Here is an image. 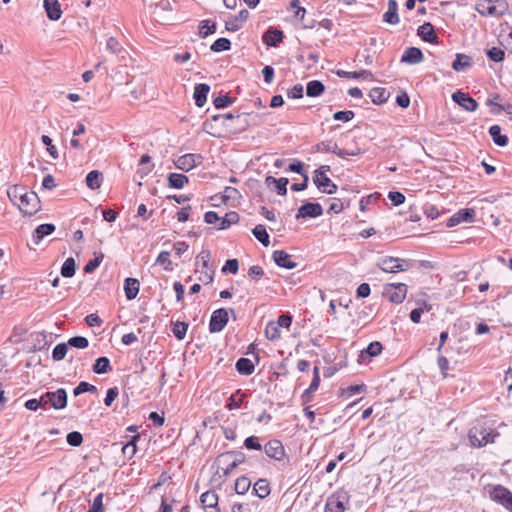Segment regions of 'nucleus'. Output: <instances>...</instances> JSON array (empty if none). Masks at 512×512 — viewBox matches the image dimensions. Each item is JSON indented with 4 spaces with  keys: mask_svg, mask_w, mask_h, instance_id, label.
Here are the masks:
<instances>
[{
    "mask_svg": "<svg viewBox=\"0 0 512 512\" xmlns=\"http://www.w3.org/2000/svg\"><path fill=\"white\" fill-rule=\"evenodd\" d=\"M329 170V166H321L320 168L315 170L313 182L315 183L317 188L323 193L334 194L337 191V186L330 180V178L326 176V172Z\"/></svg>",
    "mask_w": 512,
    "mask_h": 512,
    "instance_id": "4",
    "label": "nucleus"
},
{
    "mask_svg": "<svg viewBox=\"0 0 512 512\" xmlns=\"http://www.w3.org/2000/svg\"><path fill=\"white\" fill-rule=\"evenodd\" d=\"M42 143L47 146V151L49 155L53 159H57L59 157L56 146L52 144V139L47 135H42L41 137Z\"/></svg>",
    "mask_w": 512,
    "mask_h": 512,
    "instance_id": "56",
    "label": "nucleus"
},
{
    "mask_svg": "<svg viewBox=\"0 0 512 512\" xmlns=\"http://www.w3.org/2000/svg\"><path fill=\"white\" fill-rule=\"evenodd\" d=\"M238 269H239L238 260L237 259H229L226 261L225 265L222 267V272L236 274Z\"/></svg>",
    "mask_w": 512,
    "mask_h": 512,
    "instance_id": "61",
    "label": "nucleus"
},
{
    "mask_svg": "<svg viewBox=\"0 0 512 512\" xmlns=\"http://www.w3.org/2000/svg\"><path fill=\"white\" fill-rule=\"evenodd\" d=\"M228 322V311L224 308L215 310L210 318L209 331L211 333L221 332Z\"/></svg>",
    "mask_w": 512,
    "mask_h": 512,
    "instance_id": "9",
    "label": "nucleus"
},
{
    "mask_svg": "<svg viewBox=\"0 0 512 512\" xmlns=\"http://www.w3.org/2000/svg\"><path fill=\"white\" fill-rule=\"evenodd\" d=\"M7 194L24 215L32 216L40 209L38 195L33 191H27L23 186L14 185L8 189Z\"/></svg>",
    "mask_w": 512,
    "mask_h": 512,
    "instance_id": "1",
    "label": "nucleus"
},
{
    "mask_svg": "<svg viewBox=\"0 0 512 512\" xmlns=\"http://www.w3.org/2000/svg\"><path fill=\"white\" fill-rule=\"evenodd\" d=\"M251 486V481L245 477H239L235 482V491L237 494H245Z\"/></svg>",
    "mask_w": 512,
    "mask_h": 512,
    "instance_id": "49",
    "label": "nucleus"
},
{
    "mask_svg": "<svg viewBox=\"0 0 512 512\" xmlns=\"http://www.w3.org/2000/svg\"><path fill=\"white\" fill-rule=\"evenodd\" d=\"M244 446L249 450H258L262 449V445L259 443V439L256 436H249L244 441Z\"/></svg>",
    "mask_w": 512,
    "mask_h": 512,
    "instance_id": "63",
    "label": "nucleus"
},
{
    "mask_svg": "<svg viewBox=\"0 0 512 512\" xmlns=\"http://www.w3.org/2000/svg\"><path fill=\"white\" fill-rule=\"evenodd\" d=\"M253 490L259 498L264 499L270 494L268 481L266 479H258L253 486Z\"/></svg>",
    "mask_w": 512,
    "mask_h": 512,
    "instance_id": "37",
    "label": "nucleus"
},
{
    "mask_svg": "<svg viewBox=\"0 0 512 512\" xmlns=\"http://www.w3.org/2000/svg\"><path fill=\"white\" fill-rule=\"evenodd\" d=\"M383 346L380 342L375 341L368 345V347L362 351V354L366 353L370 357H375L379 355L382 352Z\"/></svg>",
    "mask_w": 512,
    "mask_h": 512,
    "instance_id": "57",
    "label": "nucleus"
},
{
    "mask_svg": "<svg viewBox=\"0 0 512 512\" xmlns=\"http://www.w3.org/2000/svg\"><path fill=\"white\" fill-rule=\"evenodd\" d=\"M156 263L162 265L166 271H172L173 266L170 260V253L168 251H162L159 253Z\"/></svg>",
    "mask_w": 512,
    "mask_h": 512,
    "instance_id": "47",
    "label": "nucleus"
},
{
    "mask_svg": "<svg viewBox=\"0 0 512 512\" xmlns=\"http://www.w3.org/2000/svg\"><path fill=\"white\" fill-rule=\"evenodd\" d=\"M46 398H48L49 406L55 410H61L67 406L68 396L64 388H58L54 392H46Z\"/></svg>",
    "mask_w": 512,
    "mask_h": 512,
    "instance_id": "11",
    "label": "nucleus"
},
{
    "mask_svg": "<svg viewBox=\"0 0 512 512\" xmlns=\"http://www.w3.org/2000/svg\"><path fill=\"white\" fill-rule=\"evenodd\" d=\"M66 440H67L69 445H71L73 447H78V446H80L82 444L83 437H82V434L80 432L73 431V432L68 433V435L66 437Z\"/></svg>",
    "mask_w": 512,
    "mask_h": 512,
    "instance_id": "59",
    "label": "nucleus"
},
{
    "mask_svg": "<svg viewBox=\"0 0 512 512\" xmlns=\"http://www.w3.org/2000/svg\"><path fill=\"white\" fill-rule=\"evenodd\" d=\"M103 257V254H100L95 258L89 260L88 263L84 266V272L87 274L92 273L96 268L99 267V265L103 261Z\"/></svg>",
    "mask_w": 512,
    "mask_h": 512,
    "instance_id": "58",
    "label": "nucleus"
},
{
    "mask_svg": "<svg viewBox=\"0 0 512 512\" xmlns=\"http://www.w3.org/2000/svg\"><path fill=\"white\" fill-rule=\"evenodd\" d=\"M244 394H240V390H238L235 394H232L226 404V407L229 410L238 409L241 406L243 401Z\"/></svg>",
    "mask_w": 512,
    "mask_h": 512,
    "instance_id": "48",
    "label": "nucleus"
},
{
    "mask_svg": "<svg viewBox=\"0 0 512 512\" xmlns=\"http://www.w3.org/2000/svg\"><path fill=\"white\" fill-rule=\"evenodd\" d=\"M417 34L425 42L438 44L439 37L437 36L434 27L430 22H426L419 26Z\"/></svg>",
    "mask_w": 512,
    "mask_h": 512,
    "instance_id": "17",
    "label": "nucleus"
},
{
    "mask_svg": "<svg viewBox=\"0 0 512 512\" xmlns=\"http://www.w3.org/2000/svg\"><path fill=\"white\" fill-rule=\"evenodd\" d=\"M248 17V11L247 10H241L237 16L234 17V19L229 20L226 22V29L228 31H238L241 28V23L246 21Z\"/></svg>",
    "mask_w": 512,
    "mask_h": 512,
    "instance_id": "29",
    "label": "nucleus"
},
{
    "mask_svg": "<svg viewBox=\"0 0 512 512\" xmlns=\"http://www.w3.org/2000/svg\"><path fill=\"white\" fill-rule=\"evenodd\" d=\"M477 10L484 16H501L504 10H498V7L491 0H482L477 4Z\"/></svg>",
    "mask_w": 512,
    "mask_h": 512,
    "instance_id": "19",
    "label": "nucleus"
},
{
    "mask_svg": "<svg viewBox=\"0 0 512 512\" xmlns=\"http://www.w3.org/2000/svg\"><path fill=\"white\" fill-rule=\"evenodd\" d=\"M487 56L494 62H501L504 60L505 53L501 48L492 47L487 50Z\"/></svg>",
    "mask_w": 512,
    "mask_h": 512,
    "instance_id": "54",
    "label": "nucleus"
},
{
    "mask_svg": "<svg viewBox=\"0 0 512 512\" xmlns=\"http://www.w3.org/2000/svg\"><path fill=\"white\" fill-rule=\"evenodd\" d=\"M235 367L236 370L242 375H251L255 370L253 362L250 359L244 357L237 360Z\"/></svg>",
    "mask_w": 512,
    "mask_h": 512,
    "instance_id": "30",
    "label": "nucleus"
},
{
    "mask_svg": "<svg viewBox=\"0 0 512 512\" xmlns=\"http://www.w3.org/2000/svg\"><path fill=\"white\" fill-rule=\"evenodd\" d=\"M231 47V42L228 38H218L210 47L213 52L228 51Z\"/></svg>",
    "mask_w": 512,
    "mask_h": 512,
    "instance_id": "44",
    "label": "nucleus"
},
{
    "mask_svg": "<svg viewBox=\"0 0 512 512\" xmlns=\"http://www.w3.org/2000/svg\"><path fill=\"white\" fill-rule=\"evenodd\" d=\"M76 263L72 257L67 258L62 267H61V275L65 278H70L75 274Z\"/></svg>",
    "mask_w": 512,
    "mask_h": 512,
    "instance_id": "41",
    "label": "nucleus"
},
{
    "mask_svg": "<svg viewBox=\"0 0 512 512\" xmlns=\"http://www.w3.org/2000/svg\"><path fill=\"white\" fill-rule=\"evenodd\" d=\"M239 221V214L235 211H231L225 214L223 218H220V223L218 224L219 230H225L229 228L232 224H236Z\"/></svg>",
    "mask_w": 512,
    "mask_h": 512,
    "instance_id": "36",
    "label": "nucleus"
},
{
    "mask_svg": "<svg viewBox=\"0 0 512 512\" xmlns=\"http://www.w3.org/2000/svg\"><path fill=\"white\" fill-rule=\"evenodd\" d=\"M44 8L50 20L56 21L61 18L62 10L58 0H44Z\"/></svg>",
    "mask_w": 512,
    "mask_h": 512,
    "instance_id": "22",
    "label": "nucleus"
},
{
    "mask_svg": "<svg viewBox=\"0 0 512 512\" xmlns=\"http://www.w3.org/2000/svg\"><path fill=\"white\" fill-rule=\"evenodd\" d=\"M266 337L269 340H277L280 338V330L275 322H269L265 328Z\"/></svg>",
    "mask_w": 512,
    "mask_h": 512,
    "instance_id": "52",
    "label": "nucleus"
},
{
    "mask_svg": "<svg viewBox=\"0 0 512 512\" xmlns=\"http://www.w3.org/2000/svg\"><path fill=\"white\" fill-rule=\"evenodd\" d=\"M407 294V285L404 283L387 284L384 288L383 295L392 303H402Z\"/></svg>",
    "mask_w": 512,
    "mask_h": 512,
    "instance_id": "8",
    "label": "nucleus"
},
{
    "mask_svg": "<svg viewBox=\"0 0 512 512\" xmlns=\"http://www.w3.org/2000/svg\"><path fill=\"white\" fill-rule=\"evenodd\" d=\"M233 98L228 95L218 96L214 99L213 103L217 109H222L231 106L234 103Z\"/></svg>",
    "mask_w": 512,
    "mask_h": 512,
    "instance_id": "55",
    "label": "nucleus"
},
{
    "mask_svg": "<svg viewBox=\"0 0 512 512\" xmlns=\"http://www.w3.org/2000/svg\"><path fill=\"white\" fill-rule=\"evenodd\" d=\"M490 498L512 512V492L502 485L495 486L490 492Z\"/></svg>",
    "mask_w": 512,
    "mask_h": 512,
    "instance_id": "6",
    "label": "nucleus"
},
{
    "mask_svg": "<svg viewBox=\"0 0 512 512\" xmlns=\"http://www.w3.org/2000/svg\"><path fill=\"white\" fill-rule=\"evenodd\" d=\"M253 235L256 237V239L263 244V246L267 247L270 244L269 240V234L266 231V228L264 225H256L252 230Z\"/></svg>",
    "mask_w": 512,
    "mask_h": 512,
    "instance_id": "39",
    "label": "nucleus"
},
{
    "mask_svg": "<svg viewBox=\"0 0 512 512\" xmlns=\"http://www.w3.org/2000/svg\"><path fill=\"white\" fill-rule=\"evenodd\" d=\"M139 438V436H134L131 441H129L127 444H125L122 448V452L124 455H128L129 458L133 457L136 453L137 446H136V440Z\"/></svg>",
    "mask_w": 512,
    "mask_h": 512,
    "instance_id": "60",
    "label": "nucleus"
},
{
    "mask_svg": "<svg viewBox=\"0 0 512 512\" xmlns=\"http://www.w3.org/2000/svg\"><path fill=\"white\" fill-rule=\"evenodd\" d=\"M319 384H320V372H319V368L317 366H315L313 369V379H312L309 387L304 391L303 396H305L309 393L315 392L318 389Z\"/></svg>",
    "mask_w": 512,
    "mask_h": 512,
    "instance_id": "51",
    "label": "nucleus"
},
{
    "mask_svg": "<svg viewBox=\"0 0 512 512\" xmlns=\"http://www.w3.org/2000/svg\"><path fill=\"white\" fill-rule=\"evenodd\" d=\"M378 267L387 273H395L399 271H406L410 264L405 259L386 256L378 263Z\"/></svg>",
    "mask_w": 512,
    "mask_h": 512,
    "instance_id": "5",
    "label": "nucleus"
},
{
    "mask_svg": "<svg viewBox=\"0 0 512 512\" xmlns=\"http://www.w3.org/2000/svg\"><path fill=\"white\" fill-rule=\"evenodd\" d=\"M55 225L53 224H50V223H46V224H41L39 225L35 231H34V234H33V241L35 244H39L40 241L45 237V236H48L50 234H52L54 231H55Z\"/></svg>",
    "mask_w": 512,
    "mask_h": 512,
    "instance_id": "26",
    "label": "nucleus"
},
{
    "mask_svg": "<svg viewBox=\"0 0 512 512\" xmlns=\"http://www.w3.org/2000/svg\"><path fill=\"white\" fill-rule=\"evenodd\" d=\"M472 65L471 57L465 54H456V59L452 63L455 71H463Z\"/></svg>",
    "mask_w": 512,
    "mask_h": 512,
    "instance_id": "32",
    "label": "nucleus"
},
{
    "mask_svg": "<svg viewBox=\"0 0 512 512\" xmlns=\"http://www.w3.org/2000/svg\"><path fill=\"white\" fill-rule=\"evenodd\" d=\"M349 496L344 490L331 494L325 504V512H344L348 508Z\"/></svg>",
    "mask_w": 512,
    "mask_h": 512,
    "instance_id": "3",
    "label": "nucleus"
},
{
    "mask_svg": "<svg viewBox=\"0 0 512 512\" xmlns=\"http://www.w3.org/2000/svg\"><path fill=\"white\" fill-rule=\"evenodd\" d=\"M369 97L371 98L374 104L379 105L387 101L389 93L386 91L385 88L375 87L370 90Z\"/></svg>",
    "mask_w": 512,
    "mask_h": 512,
    "instance_id": "31",
    "label": "nucleus"
},
{
    "mask_svg": "<svg viewBox=\"0 0 512 512\" xmlns=\"http://www.w3.org/2000/svg\"><path fill=\"white\" fill-rule=\"evenodd\" d=\"M210 90V86L205 83L197 84L194 87L193 98L195 100V104L198 107H203L207 101V94Z\"/></svg>",
    "mask_w": 512,
    "mask_h": 512,
    "instance_id": "23",
    "label": "nucleus"
},
{
    "mask_svg": "<svg viewBox=\"0 0 512 512\" xmlns=\"http://www.w3.org/2000/svg\"><path fill=\"white\" fill-rule=\"evenodd\" d=\"M265 454L272 459L281 460L285 455L284 446L281 441L270 440L264 447Z\"/></svg>",
    "mask_w": 512,
    "mask_h": 512,
    "instance_id": "16",
    "label": "nucleus"
},
{
    "mask_svg": "<svg viewBox=\"0 0 512 512\" xmlns=\"http://www.w3.org/2000/svg\"><path fill=\"white\" fill-rule=\"evenodd\" d=\"M215 32H216V23L215 22H213L211 25H210L209 20H204L201 22L199 34L202 38H206L207 36H209L210 34H213Z\"/></svg>",
    "mask_w": 512,
    "mask_h": 512,
    "instance_id": "50",
    "label": "nucleus"
},
{
    "mask_svg": "<svg viewBox=\"0 0 512 512\" xmlns=\"http://www.w3.org/2000/svg\"><path fill=\"white\" fill-rule=\"evenodd\" d=\"M200 501L206 512H220L218 508V495L214 491H206L200 496Z\"/></svg>",
    "mask_w": 512,
    "mask_h": 512,
    "instance_id": "18",
    "label": "nucleus"
},
{
    "mask_svg": "<svg viewBox=\"0 0 512 512\" xmlns=\"http://www.w3.org/2000/svg\"><path fill=\"white\" fill-rule=\"evenodd\" d=\"M67 344L78 349H85L88 347L89 341L84 336H74L68 340Z\"/></svg>",
    "mask_w": 512,
    "mask_h": 512,
    "instance_id": "53",
    "label": "nucleus"
},
{
    "mask_svg": "<svg viewBox=\"0 0 512 512\" xmlns=\"http://www.w3.org/2000/svg\"><path fill=\"white\" fill-rule=\"evenodd\" d=\"M233 453L225 452L219 455L215 464L217 466L216 475L221 477H227L236 468L235 461L232 459Z\"/></svg>",
    "mask_w": 512,
    "mask_h": 512,
    "instance_id": "7",
    "label": "nucleus"
},
{
    "mask_svg": "<svg viewBox=\"0 0 512 512\" xmlns=\"http://www.w3.org/2000/svg\"><path fill=\"white\" fill-rule=\"evenodd\" d=\"M169 186L175 189H181L188 183V177L184 174L170 173L168 176Z\"/></svg>",
    "mask_w": 512,
    "mask_h": 512,
    "instance_id": "38",
    "label": "nucleus"
},
{
    "mask_svg": "<svg viewBox=\"0 0 512 512\" xmlns=\"http://www.w3.org/2000/svg\"><path fill=\"white\" fill-rule=\"evenodd\" d=\"M273 260L274 262L282 268L293 269L297 266L296 262L292 261L291 255L286 253L283 250H276L273 252Z\"/></svg>",
    "mask_w": 512,
    "mask_h": 512,
    "instance_id": "20",
    "label": "nucleus"
},
{
    "mask_svg": "<svg viewBox=\"0 0 512 512\" xmlns=\"http://www.w3.org/2000/svg\"><path fill=\"white\" fill-rule=\"evenodd\" d=\"M188 327V323L176 321L173 323L172 332L178 340H182L186 336Z\"/></svg>",
    "mask_w": 512,
    "mask_h": 512,
    "instance_id": "43",
    "label": "nucleus"
},
{
    "mask_svg": "<svg viewBox=\"0 0 512 512\" xmlns=\"http://www.w3.org/2000/svg\"><path fill=\"white\" fill-rule=\"evenodd\" d=\"M325 90L324 84L319 80H312L307 83L306 95L309 97H318Z\"/></svg>",
    "mask_w": 512,
    "mask_h": 512,
    "instance_id": "33",
    "label": "nucleus"
},
{
    "mask_svg": "<svg viewBox=\"0 0 512 512\" xmlns=\"http://www.w3.org/2000/svg\"><path fill=\"white\" fill-rule=\"evenodd\" d=\"M475 215V210L472 208L461 209L448 219L447 227H454L461 222L472 223L475 220Z\"/></svg>",
    "mask_w": 512,
    "mask_h": 512,
    "instance_id": "12",
    "label": "nucleus"
},
{
    "mask_svg": "<svg viewBox=\"0 0 512 512\" xmlns=\"http://www.w3.org/2000/svg\"><path fill=\"white\" fill-rule=\"evenodd\" d=\"M203 161V157L200 154L188 153L178 157L174 164L175 166L183 171H190L194 167L200 165Z\"/></svg>",
    "mask_w": 512,
    "mask_h": 512,
    "instance_id": "10",
    "label": "nucleus"
},
{
    "mask_svg": "<svg viewBox=\"0 0 512 512\" xmlns=\"http://www.w3.org/2000/svg\"><path fill=\"white\" fill-rule=\"evenodd\" d=\"M323 214L322 206L319 203L307 202L303 204L296 214V218H316Z\"/></svg>",
    "mask_w": 512,
    "mask_h": 512,
    "instance_id": "13",
    "label": "nucleus"
},
{
    "mask_svg": "<svg viewBox=\"0 0 512 512\" xmlns=\"http://www.w3.org/2000/svg\"><path fill=\"white\" fill-rule=\"evenodd\" d=\"M489 135L498 146L504 147L508 144V137L501 134V127L499 125H492L489 128Z\"/></svg>",
    "mask_w": 512,
    "mask_h": 512,
    "instance_id": "28",
    "label": "nucleus"
},
{
    "mask_svg": "<svg viewBox=\"0 0 512 512\" xmlns=\"http://www.w3.org/2000/svg\"><path fill=\"white\" fill-rule=\"evenodd\" d=\"M354 112L351 110L337 111L333 114V119L336 121L348 122L354 118Z\"/></svg>",
    "mask_w": 512,
    "mask_h": 512,
    "instance_id": "62",
    "label": "nucleus"
},
{
    "mask_svg": "<svg viewBox=\"0 0 512 512\" xmlns=\"http://www.w3.org/2000/svg\"><path fill=\"white\" fill-rule=\"evenodd\" d=\"M103 493H99L87 512H103Z\"/></svg>",
    "mask_w": 512,
    "mask_h": 512,
    "instance_id": "64",
    "label": "nucleus"
},
{
    "mask_svg": "<svg viewBox=\"0 0 512 512\" xmlns=\"http://www.w3.org/2000/svg\"><path fill=\"white\" fill-rule=\"evenodd\" d=\"M86 392H90V393H96L97 392V388L96 386L88 383V382H85V381H81L73 390V395L74 396H79L80 394L82 393H86Z\"/></svg>",
    "mask_w": 512,
    "mask_h": 512,
    "instance_id": "46",
    "label": "nucleus"
},
{
    "mask_svg": "<svg viewBox=\"0 0 512 512\" xmlns=\"http://www.w3.org/2000/svg\"><path fill=\"white\" fill-rule=\"evenodd\" d=\"M68 352V344L67 343H59L57 344L52 351V358L54 361H61L65 358Z\"/></svg>",
    "mask_w": 512,
    "mask_h": 512,
    "instance_id": "45",
    "label": "nucleus"
},
{
    "mask_svg": "<svg viewBox=\"0 0 512 512\" xmlns=\"http://www.w3.org/2000/svg\"><path fill=\"white\" fill-rule=\"evenodd\" d=\"M499 433L487 430L483 427H473L469 430V441L473 447H482L488 443H494Z\"/></svg>",
    "mask_w": 512,
    "mask_h": 512,
    "instance_id": "2",
    "label": "nucleus"
},
{
    "mask_svg": "<svg viewBox=\"0 0 512 512\" xmlns=\"http://www.w3.org/2000/svg\"><path fill=\"white\" fill-rule=\"evenodd\" d=\"M102 184V174L98 170L90 171L86 176V185L92 189H99Z\"/></svg>",
    "mask_w": 512,
    "mask_h": 512,
    "instance_id": "35",
    "label": "nucleus"
},
{
    "mask_svg": "<svg viewBox=\"0 0 512 512\" xmlns=\"http://www.w3.org/2000/svg\"><path fill=\"white\" fill-rule=\"evenodd\" d=\"M139 281L135 278L128 277L124 282V291L128 300H133L139 293Z\"/></svg>",
    "mask_w": 512,
    "mask_h": 512,
    "instance_id": "25",
    "label": "nucleus"
},
{
    "mask_svg": "<svg viewBox=\"0 0 512 512\" xmlns=\"http://www.w3.org/2000/svg\"><path fill=\"white\" fill-rule=\"evenodd\" d=\"M398 3L396 0H388V9L383 15V20L391 25L399 23Z\"/></svg>",
    "mask_w": 512,
    "mask_h": 512,
    "instance_id": "24",
    "label": "nucleus"
},
{
    "mask_svg": "<svg viewBox=\"0 0 512 512\" xmlns=\"http://www.w3.org/2000/svg\"><path fill=\"white\" fill-rule=\"evenodd\" d=\"M424 59L423 53L419 48L409 47L405 49L401 57V62L408 64H418Z\"/></svg>",
    "mask_w": 512,
    "mask_h": 512,
    "instance_id": "21",
    "label": "nucleus"
},
{
    "mask_svg": "<svg viewBox=\"0 0 512 512\" xmlns=\"http://www.w3.org/2000/svg\"><path fill=\"white\" fill-rule=\"evenodd\" d=\"M283 38V31L274 27H269L262 35V41L269 47H277Z\"/></svg>",
    "mask_w": 512,
    "mask_h": 512,
    "instance_id": "15",
    "label": "nucleus"
},
{
    "mask_svg": "<svg viewBox=\"0 0 512 512\" xmlns=\"http://www.w3.org/2000/svg\"><path fill=\"white\" fill-rule=\"evenodd\" d=\"M111 369L110 360L105 356L99 357L92 366V371L96 374H105Z\"/></svg>",
    "mask_w": 512,
    "mask_h": 512,
    "instance_id": "34",
    "label": "nucleus"
},
{
    "mask_svg": "<svg viewBox=\"0 0 512 512\" xmlns=\"http://www.w3.org/2000/svg\"><path fill=\"white\" fill-rule=\"evenodd\" d=\"M106 50L118 57L121 56L122 53H125L124 48L115 37L108 38L106 42Z\"/></svg>",
    "mask_w": 512,
    "mask_h": 512,
    "instance_id": "40",
    "label": "nucleus"
},
{
    "mask_svg": "<svg viewBox=\"0 0 512 512\" xmlns=\"http://www.w3.org/2000/svg\"><path fill=\"white\" fill-rule=\"evenodd\" d=\"M452 99L459 106L469 112H473L477 109L478 103L475 99L470 97L467 93L456 91L452 94Z\"/></svg>",
    "mask_w": 512,
    "mask_h": 512,
    "instance_id": "14",
    "label": "nucleus"
},
{
    "mask_svg": "<svg viewBox=\"0 0 512 512\" xmlns=\"http://www.w3.org/2000/svg\"><path fill=\"white\" fill-rule=\"evenodd\" d=\"M196 272L200 273L199 280L203 284L207 285V284H210L213 282L215 271H214L212 265H209V270L203 269V265H202L201 268L196 269Z\"/></svg>",
    "mask_w": 512,
    "mask_h": 512,
    "instance_id": "42",
    "label": "nucleus"
},
{
    "mask_svg": "<svg viewBox=\"0 0 512 512\" xmlns=\"http://www.w3.org/2000/svg\"><path fill=\"white\" fill-rule=\"evenodd\" d=\"M288 182H289L288 179L284 178V177L276 179V178H274L272 176H267L266 179H265V183L267 184V186H270V185L274 184L277 194L281 195V196L287 194V184H288Z\"/></svg>",
    "mask_w": 512,
    "mask_h": 512,
    "instance_id": "27",
    "label": "nucleus"
}]
</instances>
